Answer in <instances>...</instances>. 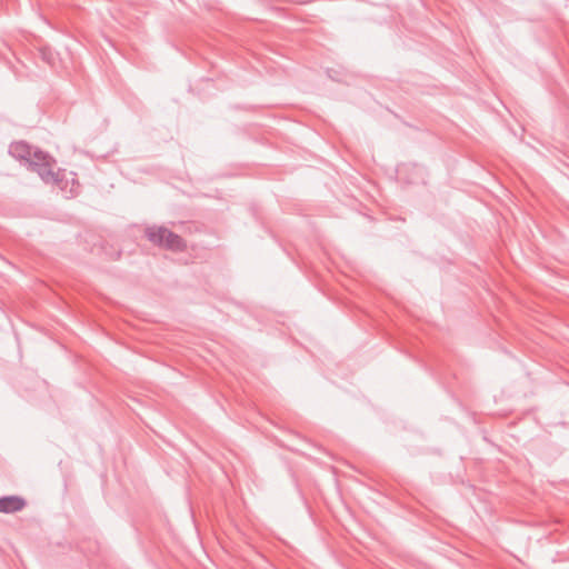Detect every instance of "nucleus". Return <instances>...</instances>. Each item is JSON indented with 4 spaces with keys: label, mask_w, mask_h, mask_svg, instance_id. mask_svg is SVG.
Here are the masks:
<instances>
[{
    "label": "nucleus",
    "mask_w": 569,
    "mask_h": 569,
    "mask_svg": "<svg viewBox=\"0 0 569 569\" xmlns=\"http://www.w3.org/2000/svg\"><path fill=\"white\" fill-rule=\"evenodd\" d=\"M146 236L153 244L168 250L183 251L186 249L184 240L166 227H149L146 230Z\"/></svg>",
    "instance_id": "obj_2"
},
{
    "label": "nucleus",
    "mask_w": 569,
    "mask_h": 569,
    "mask_svg": "<svg viewBox=\"0 0 569 569\" xmlns=\"http://www.w3.org/2000/svg\"><path fill=\"white\" fill-rule=\"evenodd\" d=\"M9 153L18 160L26 161L29 169L37 172L43 182L57 184L60 181V172L53 171L56 160L38 148L18 141L10 144Z\"/></svg>",
    "instance_id": "obj_1"
},
{
    "label": "nucleus",
    "mask_w": 569,
    "mask_h": 569,
    "mask_svg": "<svg viewBox=\"0 0 569 569\" xmlns=\"http://www.w3.org/2000/svg\"><path fill=\"white\" fill-rule=\"evenodd\" d=\"M26 501L18 496H7L0 498V512L12 513L24 508Z\"/></svg>",
    "instance_id": "obj_3"
}]
</instances>
